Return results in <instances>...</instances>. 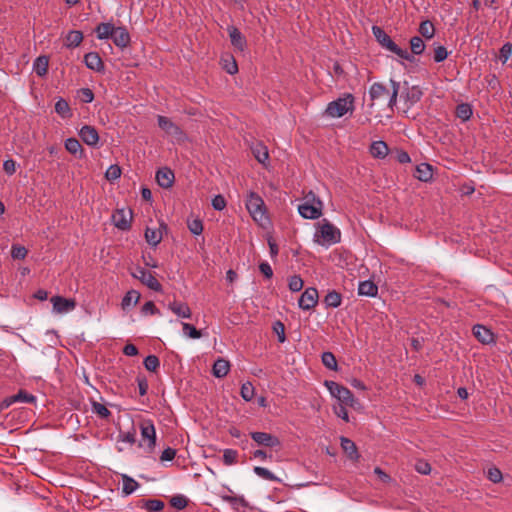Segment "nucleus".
Wrapping results in <instances>:
<instances>
[{"instance_id":"obj_1","label":"nucleus","mask_w":512,"mask_h":512,"mask_svg":"<svg viewBox=\"0 0 512 512\" xmlns=\"http://www.w3.org/2000/svg\"><path fill=\"white\" fill-rule=\"evenodd\" d=\"M341 240V231L327 219H322L317 223L314 233V242L321 246L329 247L339 243Z\"/></svg>"},{"instance_id":"obj_2","label":"nucleus","mask_w":512,"mask_h":512,"mask_svg":"<svg viewBox=\"0 0 512 512\" xmlns=\"http://www.w3.org/2000/svg\"><path fill=\"white\" fill-rule=\"evenodd\" d=\"M372 33L378 44L386 51L397 55L399 58L413 61V56L406 49L400 48L392 38L379 26L372 27Z\"/></svg>"},{"instance_id":"obj_3","label":"nucleus","mask_w":512,"mask_h":512,"mask_svg":"<svg viewBox=\"0 0 512 512\" xmlns=\"http://www.w3.org/2000/svg\"><path fill=\"white\" fill-rule=\"evenodd\" d=\"M323 202L312 191L308 192L298 205L299 214L305 219H318L322 216Z\"/></svg>"},{"instance_id":"obj_4","label":"nucleus","mask_w":512,"mask_h":512,"mask_svg":"<svg viewBox=\"0 0 512 512\" xmlns=\"http://www.w3.org/2000/svg\"><path fill=\"white\" fill-rule=\"evenodd\" d=\"M246 208L254 221L260 225H264L268 221L265 203L257 193L249 192L246 198Z\"/></svg>"},{"instance_id":"obj_5","label":"nucleus","mask_w":512,"mask_h":512,"mask_svg":"<svg viewBox=\"0 0 512 512\" xmlns=\"http://www.w3.org/2000/svg\"><path fill=\"white\" fill-rule=\"evenodd\" d=\"M354 97L347 94L346 97L338 98L328 104L326 114L332 118H340L348 111L353 110Z\"/></svg>"},{"instance_id":"obj_6","label":"nucleus","mask_w":512,"mask_h":512,"mask_svg":"<svg viewBox=\"0 0 512 512\" xmlns=\"http://www.w3.org/2000/svg\"><path fill=\"white\" fill-rule=\"evenodd\" d=\"M325 386L329 390L330 394L336 398L340 404L350 407H355L357 404L356 399L348 388L334 381H325Z\"/></svg>"},{"instance_id":"obj_7","label":"nucleus","mask_w":512,"mask_h":512,"mask_svg":"<svg viewBox=\"0 0 512 512\" xmlns=\"http://www.w3.org/2000/svg\"><path fill=\"white\" fill-rule=\"evenodd\" d=\"M422 96L423 92L419 86H409L407 82L404 83V90L401 92L400 99L404 101L407 109L418 103Z\"/></svg>"},{"instance_id":"obj_8","label":"nucleus","mask_w":512,"mask_h":512,"mask_svg":"<svg viewBox=\"0 0 512 512\" xmlns=\"http://www.w3.org/2000/svg\"><path fill=\"white\" fill-rule=\"evenodd\" d=\"M132 276L139 279L144 285L150 288L153 291L160 292L162 291V285L155 278V276L142 267H137L135 272L132 273Z\"/></svg>"},{"instance_id":"obj_9","label":"nucleus","mask_w":512,"mask_h":512,"mask_svg":"<svg viewBox=\"0 0 512 512\" xmlns=\"http://www.w3.org/2000/svg\"><path fill=\"white\" fill-rule=\"evenodd\" d=\"M112 222L120 230H129L132 221V211L130 209L121 208L116 209L112 216Z\"/></svg>"},{"instance_id":"obj_10","label":"nucleus","mask_w":512,"mask_h":512,"mask_svg":"<svg viewBox=\"0 0 512 512\" xmlns=\"http://www.w3.org/2000/svg\"><path fill=\"white\" fill-rule=\"evenodd\" d=\"M318 298L319 295L317 289L314 287H308L301 294L298 300V305L303 310H311L317 305Z\"/></svg>"},{"instance_id":"obj_11","label":"nucleus","mask_w":512,"mask_h":512,"mask_svg":"<svg viewBox=\"0 0 512 512\" xmlns=\"http://www.w3.org/2000/svg\"><path fill=\"white\" fill-rule=\"evenodd\" d=\"M251 438L260 446L264 447H277L279 448L281 446V442L278 437L266 433V432H251L250 433Z\"/></svg>"},{"instance_id":"obj_12","label":"nucleus","mask_w":512,"mask_h":512,"mask_svg":"<svg viewBox=\"0 0 512 512\" xmlns=\"http://www.w3.org/2000/svg\"><path fill=\"white\" fill-rule=\"evenodd\" d=\"M141 436L144 441H147V446L150 450L156 444V430L151 420L143 421L140 424Z\"/></svg>"},{"instance_id":"obj_13","label":"nucleus","mask_w":512,"mask_h":512,"mask_svg":"<svg viewBox=\"0 0 512 512\" xmlns=\"http://www.w3.org/2000/svg\"><path fill=\"white\" fill-rule=\"evenodd\" d=\"M36 397L25 390H20L17 394L5 398L1 403V408L6 409L16 402L33 403Z\"/></svg>"},{"instance_id":"obj_14","label":"nucleus","mask_w":512,"mask_h":512,"mask_svg":"<svg viewBox=\"0 0 512 512\" xmlns=\"http://www.w3.org/2000/svg\"><path fill=\"white\" fill-rule=\"evenodd\" d=\"M227 31H228L232 46L235 49H237L238 51L243 52L247 46V41H246L245 36L235 26H228Z\"/></svg>"},{"instance_id":"obj_15","label":"nucleus","mask_w":512,"mask_h":512,"mask_svg":"<svg viewBox=\"0 0 512 512\" xmlns=\"http://www.w3.org/2000/svg\"><path fill=\"white\" fill-rule=\"evenodd\" d=\"M51 303L53 304V310L56 313H60V314L70 312L76 306V303L73 299H67V298H63L61 296L52 297Z\"/></svg>"},{"instance_id":"obj_16","label":"nucleus","mask_w":512,"mask_h":512,"mask_svg":"<svg viewBox=\"0 0 512 512\" xmlns=\"http://www.w3.org/2000/svg\"><path fill=\"white\" fill-rule=\"evenodd\" d=\"M157 120L159 127L167 134L172 135L178 139L182 136L183 133L180 127L173 123L168 117L159 115Z\"/></svg>"},{"instance_id":"obj_17","label":"nucleus","mask_w":512,"mask_h":512,"mask_svg":"<svg viewBox=\"0 0 512 512\" xmlns=\"http://www.w3.org/2000/svg\"><path fill=\"white\" fill-rule=\"evenodd\" d=\"M79 136L89 146H96L99 142L97 130L90 125H84L79 131Z\"/></svg>"},{"instance_id":"obj_18","label":"nucleus","mask_w":512,"mask_h":512,"mask_svg":"<svg viewBox=\"0 0 512 512\" xmlns=\"http://www.w3.org/2000/svg\"><path fill=\"white\" fill-rule=\"evenodd\" d=\"M472 330L475 338L482 344H491L494 342V334L487 327L477 324Z\"/></svg>"},{"instance_id":"obj_19","label":"nucleus","mask_w":512,"mask_h":512,"mask_svg":"<svg viewBox=\"0 0 512 512\" xmlns=\"http://www.w3.org/2000/svg\"><path fill=\"white\" fill-rule=\"evenodd\" d=\"M111 39L120 48H125L130 43V35L125 27H116Z\"/></svg>"},{"instance_id":"obj_20","label":"nucleus","mask_w":512,"mask_h":512,"mask_svg":"<svg viewBox=\"0 0 512 512\" xmlns=\"http://www.w3.org/2000/svg\"><path fill=\"white\" fill-rule=\"evenodd\" d=\"M84 63L87 66V68L94 70L96 72H101L104 70V64L96 52H89L84 56Z\"/></svg>"},{"instance_id":"obj_21","label":"nucleus","mask_w":512,"mask_h":512,"mask_svg":"<svg viewBox=\"0 0 512 512\" xmlns=\"http://www.w3.org/2000/svg\"><path fill=\"white\" fill-rule=\"evenodd\" d=\"M156 180L159 186L170 188L174 182V173L169 168L159 169L156 173Z\"/></svg>"},{"instance_id":"obj_22","label":"nucleus","mask_w":512,"mask_h":512,"mask_svg":"<svg viewBox=\"0 0 512 512\" xmlns=\"http://www.w3.org/2000/svg\"><path fill=\"white\" fill-rule=\"evenodd\" d=\"M389 95V90L382 83H373L369 89V97L372 101L371 106L380 99Z\"/></svg>"},{"instance_id":"obj_23","label":"nucleus","mask_w":512,"mask_h":512,"mask_svg":"<svg viewBox=\"0 0 512 512\" xmlns=\"http://www.w3.org/2000/svg\"><path fill=\"white\" fill-rule=\"evenodd\" d=\"M168 308L178 317L185 319L191 318L192 312L190 307L186 303L173 301L169 303Z\"/></svg>"},{"instance_id":"obj_24","label":"nucleus","mask_w":512,"mask_h":512,"mask_svg":"<svg viewBox=\"0 0 512 512\" xmlns=\"http://www.w3.org/2000/svg\"><path fill=\"white\" fill-rule=\"evenodd\" d=\"M138 507L145 509L147 512H160L164 508V502L158 499H141Z\"/></svg>"},{"instance_id":"obj_25","label":"nucleus","mask_w":512,"mask_h":512,"mask_svg":"<svg viewBox=\"0 0 512 512\" xmlns=\"http://www.w3.org/2000/svg\"><path fill=\"white\" fill-rule=\"evenodd\" d=\"M230 370V363L224 358H218L213 365L212 372L216 378L225 377Z\"/></svg>"},{"instance_id":"obj_26","label":"nucleus","mask_w":512,"mask_h":512,"mask_svg":"<svg viewBox=\"0 0 512 512\" xmlns=\"http://www.w3.org/2000/svg\"><path fill=\"white\" fill-rule=\"evenodd\" d=\"M115 28L116 27L109 22L98 24L95 28L97 38L100 40L112 38Z\"/></svg>"},{"instance_id":"obj_27","label":"nucleus","mask_w":512,"mask_h":512,"mask_svg":"<svg viewBox=\"0 0 512 512\" xmlns=\"http://www.w3.org/2000/svg\"><path fill=\"white\" fill-rule=\"evenodd\" d=\"M389 148L384 141H374L370 146V153L374 158L383 159L387 156Z\"/></svg>"},{"instance_id":"obj_28","label":"nucleus","mask_w":512,"mask_h":512,"mask_svg":"<svg viewBox=\"0 0 512 512\" xmlns=\"http://www.w3.org/2000/svg\"><path fill=\"white\" fill-rule=\"evenodd\" d=\"M433 169L428 163H421L416 167L415 177L423 182H427L432 179Z\"/></svg>"},{"instance_id":"obj_29","label":"nucleus","mask_w":512,"mask_h":512,"mask_svg":"<svg viewBox=\"0 0 512 512\" xmlns=\"http://www.w3.org/2000/svg\"><path fill=\"white\" fill-rule=\"evenodd\" d=\"M163 238L161 228L147 227L145 230V239L151 246H157Z\"/></svg>"},{"instance_id":"obj_30","label":"nucleus","mask_w":512,"mask_h":512,"mask_svg":"<svg viewBox=\"0 0 512 512\" xmlns=\"http://www.w3.org/2000/svg\"><path fill=\"white\" fill-rule=\"evenodd\" d=\"M341 447L350 459L357 460L359 458L357 447L352 440L341 437Z\"/></svg>"},{"instance_id":"obj_31","label":"nucleus","mask_w":512,"mask_h":512,"mask_svg":"<svg viewBox=\"0 0 512 512\" xmlns=\"http://www.w3.org/2000/svg\"><path fill=\"white\" fill-rule=\"evenodd\" d=\"M378 292V287L369 280L362 281L358 286V294L362 296H376Z\"/></svg>"},{"instance_id":"obj_32","label":"nucleus","mask_w":512,"mask_h":512,"mask_svg":"<svg viewBox=\"0 0 512 512\" xmlns=\"http://www.w3.org/2000/svg\"><path fill=\"white\" fill-rule=\"evenodd\" d=\"M122 492L125 495H130L137 490L139 483L132 477L122 474Z\"/></svg>"},{"instance_id":"obj_33","label":"nucleus","mask_w":512,"mask_h":512,"mask_svg":"<svg viewBox=\"0 0 512 512\" xmlns=\"http://www.w3.org/2000/svg\"><path fill=\"white\" fill-rule=\"evenodd\" d=\"M55 112L63 119L70 118L72 116L71 108L68 102L59 98L55 103Z\"/></svg>"},{"instance_id":"obj_34","label":"nucleus","mask_w":512,"mask_h":512,"mask_svg":"<svg viewBox=\"0 0 512 512\" xmlns=\"http://www.w3.org/2000/svg\"><path fill=\"white\" fill-rule=\"evenodd\" d=\"M252 153L259 163L264 164L269 159L268 149L262 143L252 146Z\"/></svg>"},{"instance_id":"obj_35","label":"nucleus","mask_w":512,"mask_h":512,"mask_svg":"<svg viewBox=\"0 0 512 512\" xmlns=\"http://www.w3.org/2000/svg\"><path fill=\"white\" fill-rule=\"evenodd\" d=\"M49 65V59L46 56H39L34 61L33 69L38 76H44L47 74Z\"/></svg>"},{"instance_id":"obj_36","label":"nucleus","mask_w":512,"mask_h":512,"mask_svg":"<svg viewBox=\"0 0 512 512\" xmlns=\"http://www.w3.org/2000/svg\"><path fill=\"white\" fill-rule=\"evenodd\" d=\"M82 40H83L82 32H80L78 30H71L68 32V34L66 36L65 45L69 48L77 47L81 44Z\"/></svg>"},{"instance_id":"obj_37","label":"nucleus","mask_w":512,"mask_h":512,"mask_svg":"<svg viewBox=\"0 0 512 512\" xmlns=\"http://www.w3.org/2000/svg\"><path fill=\"white\" fill-rule=\"evenodd\" d=\"M341 302L342 296L335 290L328 292L324 298V303L327 307L337 308L341 305Z\"/></svg>"},{"instance_id":"obj_38","label":"nucleus","mask_w":512,"mask_h":512,"mask_svg":"<svg viewBox=\"0 0 512 512\" xmlns=\"http://www.w3.org/2000/svg\"><path fill=\"white\" fill-rule=\"evenodd\" d=\"M140 299V294L136 290L128 291L122 299L121 306L123 309L129 308L131 305H136Z\"/></svg>"},{"instance_id":"obj_39","label":"nucleus","mask_w":512,"mask_h":512,"mask_svg":"<svg viewBox=\"0 0 512 512\" xmlns=\"http://www.w3.org/2000/svg\"><path fill=\"white\" fill-rule=\"evenodd\" d=\"M473 114L472 107L468 103L459 104L456 107V116L462 121H467Z\"/></svg>"},{"instance_id":"obj_40","label":"nucleus","mask_w":512,"mask_h":512,"mask_svg":"<svg viewBox=\"0 0 512 512\" xmlns=\"http://www.w3.org/2000/svg\"><path fill=\"white\" fill-rule=\"evenodd\" d=\"M419 33L426 39L433 38L435 34V27L429 20L422 21L419 26Z\"/></svg>"},{"instance_id":"obj_41","label":"nucleus","mask_w":512,"mask_h":512,"mask_svg":"<svg viewBox=\"0 0 512 512\" xmlns=\"http://www.w3.org/2000/svg\"><path fill=\"white\" fill-rule=\"evenodd\" d=\"M65 148L73 155H77L79 153L81 156L83 153L82 146L76 138H68L65 141Z\"/></svg>"},{"instance_id":"obj_42","label":"nucleus","mask_w":512,"mask_h":512,"mask_svg":"<svg viewBox=\"0 0 512 512\" xmlns=\"http://www.w3.org/2000/svg\"><path fill=\"white\" fill-rule=\"evenodd\" d=\"M411 52L414 55H420L424 52L425 43L419 36H414L410 39Z\"/></svg>"},{"instance_id":"obj_43","label":"nucleus","mask_w":512,"mask_h":512,"mask_svg":"<svg viewBox=\"0 0 512 512\" xmlns=\"http://www.w3.org/2000/svg\"><path fill=\"white\" fill-rule=\"evenodd\" d=\"M321 360L323 365L333 371H336L338 368L337 360L332 352H324L321 356Z\"/></svg>"},{"instance_id":"obj_44","label":"nucleus","mask_w":512,"mask_h":512,"mask_svg":"<svg viewBox=\"0 0 512 512\" xmlns=\"http://www.w3.org/2000/svg\"><path fill=\"white\" fill-rule=\"evenodd\" d=\"M238 462V451L234 449H225L223 451V463L226 466L234 465Z\"/></svg>"},{"instance_id":"obj_45","label":"nucleus","mask_w":512,"mask_h":512,"mask_svg":"<svg viewBox=\"0 0 512 512\" xmlns=\"http://www.w3.org/2000/svg\"><path fill=\"white\" fill-rule=\"evenodd\" d=\"M390 83L392 86V93H391L389 101H388V107L391 110H393L397 104V97H398V93L400 91V83L393 79L390 80Z\"/></svg>"},{"instance_id":"obj_46","label":"nucleus","mask_w":512,"mask_h":512,"mask_svg":"<svg viewBox=\"0 0 512 512\" xmlns=\"http://www.w3.org/2000/svg\"><path fill=\"white\" fill-rule=\"evenodd\" d=\"M240 394H241V397L245 401H247V402L251 401L255 394V389H254V386L252 385V383L251 382L243 383L241 386Z\"/></svg>"},{"instance_id":"obj_47","label":"nucleus","mask_w":512,"mask_h":512,"mask_svg":"<svg viewBox=\"0 0 512 512\" xmlns=\"http://www.w3.org/2000/svg\"><path fill=\"white\" fill-rule=\"evenodd\" d=\"M92 411L102 419H107L111 415V412L105 405L96 401L92 402Z\"/></svg>"},{"instance_id":"obj_48","label":"nucleus","mask_w":512,"mask_h":512,"mask_svg":"<svg viewBox=\"0 0 512 512\" xmlns=\"http://www.w3.org/2000/svg\"><path fill=\"white\" fill-rule=\"evenodd\" d=\"M144 367L150 372H156L160 366L159 358L156 355H148L144 359Z\"/></svg>"},{"instance_id":"obj_49","label":"nucleus","mask_w":512,"mask_h":512,"mask_svg":"<svg viewBox=\"0 0 512 512\" xmlns=\"http://www.w3.org/2000/svg\"><path fill=\"white\" fill-rule=\"evenodd\" d=\"M253 471L257 476H259L265 480L279 481V479L267 468L255 466Z\"/></svg>"},{"instance_id":"obj_50","label":"nucleus","mask_w":512,"mask_h":512,"mask_svg":"<svg viewBox=\"0 0 512 512\" xmlns=\"http://www.w3.org/2000/svg\"><path fill=\"white\" fill-rule=\"evenodd\" d=\"M170 504L173 508L182 510L187 507L188 499L184 495H175L170 499Z\"/></svg>"},{"instance_id":"obj_51","label":"nucleus","mask_w":512,"mask_h":512,"mask_svg":"<svg viewBox=\"0 0 512 512\" xmlns=\"http://www.w3.org/2000/svg\"><path fill=\"white\" fill-rule=\"evenodd\" d=\"M304 281L299 275H294L289 278L288 286L292 292H299L302 290Z\"/></svg>"},{"instance_id":"obj_52","label":"nucleus","mask_w":512,"mask_h":512,"mask_svg":"<svg viewBox=\"0 0 512 512\" xmlns=\"http://www.w3.org/2000/svg\"><path fill=\"white\" fill-rule=\"evenodd\" d=\"M511 56H512V43L507 42L501 47V49L499 51V59L502 62V64H505Z\"/></svg>"},{"instance_id":"obj_53","label":"nucleus","mask_w":512,"mask_h":512,"mask_svg":"<svg viewBox=\"0 0 512 512\" xmlns=\"http://www.w3.org/2000/svg\"><path fill=\"white\" fill-rule=\"evenodd\" d=\"M182 328H183L184 334L187 335L189 338L198 339L201 337V332L189 323L183 322Z\"/></svg>"},{"instance_id":"obj_54","label":"nucleus","mask_w":512,"mask_h":512,"mask_svg":"<svg viewBox=\"0 0 512 512\" xmlns=\"http://www.w3.org/2000/svg\"><path fill=\"white\" fill-rule=\"evenodd\" d=\"M121 176V168L118 165H111L108 167L105 173V177L109 181H114L120 178Z\"/></svg>"},{"instance_id":"obj_55","label":"nucleus","mask_w":512,"mask_h":512,"mask_svg":"<svg viewBox=\"0 0 512 512\" xmlns=\"http://www.w3.org/2000/svg\"><path fill=\"white\" fill-rule=\"evenodd\" d=\"M27 249L24 246L12 245L11 256L13 259H24L27 256Z\"/></svg>"},{"instance_id":"obj_56","label":"nucleus","mask_w":512,"mask_h":512,"mask_svg":"<svg viewBox=\"0 0 512 512\" xmlns=\"http://www.w3.org/2000/svg\"><path fill=\"white\" fill-rule=\"evenodd\" d=\"M487 478L493 483H499L502 481L503 475L498 468L491 467L487 471Z\"/></svg>"},{"instance_id":"obj_57","label":"nucleus","mask_w":512,"mask_h":512,"mask_svg":"<svg viewBox=\"0 0 512 512\" xmlns=\"http://www.w3.org/2000/svg\"><path fill=\"white\" fill-rule=\"evenodd\" d=\"M188 228L194 235H200L203 232V223L200 219H193L188 222Z\"/></svg>"},{"instance_id":"obj_58","label":"nucleus","mask_w":512,"mask_h":512,"mask_svg":"<svg viewBox=\"0 0 512 512\" xmlns=\"http://www.w3.org/2000/svg\"><path fill=\"white\" fill-rule=\"evenodd\" d=\"M448 56V52L444 46H437L434 50V61L436 63L443 62Z\"/></svg>"},{"instance_id":"obj_59","label":"nucleus","mask_w":512,"mask_h":512,"mask_svg":"<svg viewBox=\"0 0 512 512\" xmlns=\"http://www.w3.org/2000/svg\"><path fill=\"white\" fill-rule=\"evenodd\" d=\"M273 330L278 336V341L280 343H284L286 340L284 324L280 321H277L273 326Z\"/></svg>"},{"instance_id":"obj_60","label":"nucleus","mask_w":512,"mask_h":512,"mask_svg":"<svg viewBox=\"0 0 512 512\" xmlns=\"http://www.w3.org/2000/svg\"><path fill=\"white\" fill-rule=\"evenodd\" d=\"M415 469L418 473L422 475H428L431 472V466L428 462L419 460L415 464Z\"/></svg>"},{"instance_id":"obj_61","label":"nucleus","mask_w":512,"mask_h":512,"mask_svg":"<svg viewBox=\"0 0 512 512\" xmlns=\"http://www.w3.org/2000/svg\"><path fill=\"white\" fill-rule=\"evenodd\" d=\"M136 382L138 385L139 394L141 396L146 395L149 387L147 379L144 376H138L136 378Z\"/></svg>"},{"instance_id":"obj_62","label":"nucleus","mask_w":512,"mask_h":512,"mask_svg":"<svg viewBox=\"0 0 512 512\" xmlns=\"http://www.w3.org/2000/svg\"><path fill=\"white\" fill-rule=\"evenodd\" d=\"M223 68L230 75H234L238 72L237 63L233 57H231V60H229V61L225 60V64H224Z\"/></svg>"},{"instance_id":"obj_63","label":"nucleus","mask_w":512,"mask_h":512,"mask_svg":"<svg viewBox=\"0 0 512 512\" xmlns=\"http://www.w3.org/2000/svg\"><path fill=\"white\" fill-rule=\"evenodd\" d=\"M334 412L339 418H341L345 422H349V415L346 409V405L339 404L338 406H335Z\"/></svg>"},{"instance_id":"obj_64","label":"nucleus","mask_w":512,"mask_h":512,"mask_svg":"<svg viewBox=\"0 0 512 512\" xmlns=\"http://www.w3.org/2000/svg\"><path fill=\"white\" fill-rule=\"evenodd\" d=\"M212 206L215 210L222 211L226 207V200L222 195H216L212 199Z\"/></svg>"}]
</instances>
